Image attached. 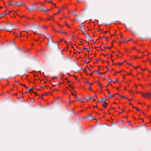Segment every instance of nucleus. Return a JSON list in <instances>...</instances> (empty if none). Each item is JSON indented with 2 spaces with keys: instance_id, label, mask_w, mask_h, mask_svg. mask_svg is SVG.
<instances>
[{
  "instance_id": "24",
  "label": "nucleus",
  "mask_w": 151,
  "mask_h": 151,
  "mask_svg": "<svg viewBox=\"0 0 151 151\" xmlns=\"http://www.w3.org/2000/svg\"><path fill=\"white\" fill-rule=\"evenodd\" d=\"M118 81V79H116L115 81H114L113 82L114 83H115L116 82H117Z\"/></svg>"
},
{
  "instance_id": "56",
  "label": "nucleus",
  "mask_w": 151,
  "mask_h": 151,
  "mask_svg": "<svg viewBox=\"0 0 151 151\" xmlns=\"http://www.w3.org/2000/svg\"><path fill=\"white\" fill-rule=\"evenodd\" d=\"M132 107H133V108H136V107H134V106H132Z\"/></svg>"
},
{
  "instance_id": "60",
  "label": "nucleus",
  "mask_w": 151,
  "mask_h": 151,
  "mask_svg": "<svg viewBox=\"0 0 151 151\" xmlns=\"http://www.w3.org/2000/svg\"><path fill=\"white\" fill-rule=\"evenodd\" d=\"M89 62H86V61H85V63H86V64H87L88 63H89Z\"/></svg>"
},
{
  "instance_id": "19",
  "label": "nucleus",
  "mask_w": 151,
  "mask_h": 151,
  "mask_svg": "<svg viewBox=\"0 0 151 151\" xmlns=\"http://www.w3.org/2000/svg\"><path fill=\"white\" fill-rule=\"evenodd\" d=\"M26 32L27 33H28V32H27V31H22V32H21V33H19V35H20V36H22V35H21V33L22 32Z\"/></svg>"
},
{
  "instance_id": "22",
  "label": "nucleus",
  "mask_w": 151,
  "mask_h": 151,
  "mask_svg": "<svg viewBox=\"0 0 151 151\" xmlns=\"http://www.w3.org/2000/svg\"><path fill=\"white\" fill-rule=\"evenodd\" d=\"M60 12V11H59L57 13L54 14V15H56L58 14Z\"/></svg>"
},
{
  "instance_id": "59",
  "label": "nucleus",
  "mask_w": 151,
  "mask_h": 151,
  "mask_svg": "<svg viewBox=\"0 0 151 151\" xmlns=\"http://www.w3.org/2000/svg\"><path fill=\"white\" fill-rule=\"evenodd\" d=\"M132 40V39H131V40H128V41H127V42H129V41H130V40Z\"/></svg>"
},
{
  "instance_id": "34",
  "label": "nucleus",
  "mask_w": 151,
  "mask_h": 151,
  "mask_svg": "<svg viewBox=\"0 0 151 151\" xmlns=\"http://www.w3.org/2000/svg\"><path fill=\"white\" fill-rule=\"evenodd\" d=\"M72 14L74 16V14H76L75 13V12H73L72 13Z\"/></svg>"
},
{
  "instance_id": "42",
  "label": "nucleus",
  "mask_w": 151,
  "mask_h": 151,
  "mask_svg": "<svg viewBox=\"0 0 151 151\" xmlns=\"http://www.w3.org/2000/svg\"><path fill=\"white\" fill-rule=\"evenodd\" d=\"M74 16H76V17H78V15L76 14H74Z\"/></svg>"
},
{
  "instance_id": "31",
  "label": "nucleus",
  "mask_w": 151,
  "mask_h": 151,
  "mask_svg": "<svg viewBox=\"0 0 151 151\" xmlns=\"http://www.w3.org/2000/svg\"><path fill=\"white\" fill-rule=\"evenodd\" d=\"M131 32L132 33H134L135 32L134 30H131Z\"/></svg>"
},
{
  "instance_id": "37",
  "label": "nucleus",
  "mask_w": 151,
  "mask_h": 151,
  "mask_svg": "<svg viewBox=\"0 0 151 151\" xmlns=\"http://www.w3.org/2000/svg\"><path fill=\"white\" fill-rule=\"evenodd\" d=\"M121 97L123 98H126V97L124 96H121Z\"/></svg>"
},
{
  "instance_id": "45",
  "label": "nucleus",
  "mask_w": 151,
  "mask_h": 151,
  "mask_svg": "<svg viewBox=\"0 0 151 151\" xmlns=\"http://www.w3.org/2000/svg\"><path fill=\"white\" fill-rule=\"evenodd\" d=\"M54 15H52V16H50V17H51L52 18H53Z\"/></svg>"
},
{
  "instance_id": "47",
  "label": "nucleus",
  "mask_w": 151,
  "mask_h": 151,
  "mask_svg": "<svg viewBox=\"0 0 151 151\" xmlns=\"http://www.w3.org/2000/svg\"><path fill=\"white\" fill-rule=\"evenodd\" d=\"M136 109L138 111H139V110L138 109L137 107H136Z\"/></svg>"
},
{
  "instance_id": "18",
  "label": "nucleus",
  "mask_w": 151,
  "mask_h": 151,
  "mask_svg": "<svg viewBox=\"0 0 151 151\" xmlns=\"http://www.w3.org/2000/svg\"><path fill=\"white\" fill-rule=\"evenodd\" d=\"M101 99H102V100L104 101V102H106V98H104V99L101 98Z\"/></svg>"
},
{
  "instance_id": "43",
  "label": "nucleus",
  "mask_w": 151,
  "mask_h": 151,
  "mask_svg": "<svg viewBox=\"0 0 151 151\" xmlns=\"http://www.w3.org/2000/svg\"><path fill=\"white\" fill-rule=\"evenodd\" d=\"M86 50H87V51H89V49L86 48Z\"/></svg>"
},
{
  "instance_id": "44",
  "label": "nucleus",
  "mask_w": 151,
  "mask_h": 151,
  "mask_svg": "<svg viewBox=\"0 0 151 151\" xmlns=\"http://www.w3.org/2000/svg\"><path fill=\"white\" fill-rule=\"evenodd\" d=\"M78 39H79V40H83V41H85V40H83V39H81V38H78Z\"/></svg>"
},
{
  "instance_id": "26",
  "label": "nucleus",
  "mask_w": 151,
  "mask_h": 151,
  "mask_svg": "<svg viewBox=\"0 0 151 151\" xmlns=\"http://www.w3.org/2000/svg\"><path fill=\"white\" fill-rule=\"evenodd\" d=\"M53 30L55 31V32H58V31H57L54 28H53Z\"/></svg>"
},
{
  "instance_id": "27",
  "label": "nucleus",
  "mask_w": 151,
  "mask_h": 151,
  "mask_svg": "<svg viewBox=\"0 0 151 151\" xmlns=\"http://www.w3.org/2000/svg\"><path fill=\"white\" fill-rule=\"evenodd\" d=\"M53 30L55 31V32H58V31H57L54 28H53Z\"/></svg>"
},
{
  "instance_id": "39",
  "label": "nucleus",
  "mask_w": 151,
  "mask_h": 151,
  "mask_svg": "<svg viewBox=\"0 0 151 151\" xmlns=\"http://www.w3.org/2000/svg\"><path fill=\"white\" fill-rule=\"evenodd\" d=\"M89 82L88 80H87V81L86 82V83H89Z\"/></svg>"
},
{
  "instance_id": "29",
  "label": "nucleus",
  "mask_w": 151,
  "mask_h": 151,
  "mask_svg": "<svg viewBox=\"0 0 151 151\" xmlns=\"http://www.w3.org/2000/svg\"><path fill=\"white\" fill-rule=\"evenodd\" d=\"M53 30L55 31V32H58V31H57L54 28H53Z\"/></svg>"
},
{
  "instance_id": "16",
  "label": "nucleus",
  "mask_w": 151,
  "mask_h": 151,
  "mask_svg": "<svg viewBox=\"0 0 151 151\" xmlns=\"http://www.w3.org/2000/svg\"><path fill=\"white\" fill-rule=\"evenodd\" d=\"M109 80H110V81H109V82L108 83V85L106 86V87H107L109 85V84L112 81V80L111 79L109 78Z\"/></svg>"
},
{
  "instance_id": "50",
  "label": "nucleus",
  "mask_w": 151,
  "mask_h": 151,
  "mask_svg": "<svg viewBox=\"0 0 151 151\" xmlns=\"http://www.w3.org/2000/svg\"><path fill=\"white\" fill-rule=\"evenodd\" d=\"M45 87V85H43L42 86V88H44Z\"/></svg>"
},
{
  "instance_id": "46",
  "label": "nucleus",
  "mask_w": 151,
  "mask_h": 151,
  "mask_svg": "<svg viewBox=\"0 0 151 151\" xmlns=\"http://www.w3.org/2000/svg\"><path fill=\"white\" fill-rule=\"evenodd\" d=\"M102 100H99V101H98V102H102Z\"/></svg>"
},
{
  "instance_id": "8",
  "label": "nucleus",
  "mask_w": 151,
  "mask_h": 151,
  "mask_svg": "<svg viewBox=\"0 0 151 151\" xmlns=\"http://www.w3.org/2000/svg\"><path fill=\"white\" fill-rule=\"evenodd\" d=\"M108 93L109 94V96H108V97L110 98H111V97H114L116 95L115 94H114L112 95H110V92L109 91H108Z\"/></svg>"
},
{
  "instance_id": "55",
  "label": "nucleus",
  "mask_w": 151,
  "mask_h": 151,
  "mask_svg": "<svg viewBox=\"0 0 151 151\" xmlns=\"http://www.w3.org/2000/svg\"><path fill=\"white\" fill-rule=\"evenodd\" d=\"M36 34H39V35H41V34H40V33H37Z\"/></svg>"
},
{
  "instance_id": "14",
  "label": "nucleus",
  "mask_w": 151,
  "mask_h": 151,
  "mask_svg": "<svg viewBox=\"0 0 151 151\" xmlns=\"http://www.w3.org/2000/svg\"><path fill=\"white\" fill-rule=\"evenodd\" d=\"M97 84L98 85H99L101 87H102L103 86L102 84L98 82L97 83Z\"/></svg>"
},
{
  "instance_id": "49",
  "label": "nucleus",
  "mask_w": 151,
  "mask_h": 151,
  "mask_svg": "<svg viewBox=\"0 0 151 151\" xmlns=\"http://www.w3.org/2000/svg\"><path fill=\"white\" fill-rule=\"evenodd\" d=\"M77 19H74V20H73L72 21L74 22L76 21Z\"/></svg>"
},
{
  "instance_id": "38",
  "label": "nucleus",
  "mask_w": 151,
  "mask_h": 151,
  "mask_svg": "<svg viewBox=\"0 0 151 151\" xmlns=\"http://www.w3.org/2000/svg\"><path fill=\"white\" fill-rule=\"evenodd\" d=\"M40 26H38L37 27V29H36V30H37L38 29H39V28L40 27Z\"/></svg>"
},
{
  "instance_id": "3",
  "label": "nucleus",
  "mask_w": 151,
  "mask_h": 151,
  "mask_svg": "<svg viewBox=\"0 0 151 151\" xmlns=\"http://www.w3.org/2000/svg\"><path fill=\"white\" fill-rule=\"evenodd\" d=\"M79 67L77 64H76L73 66V71L75 73L78 72L80 71Z\"/></svg>"
},
{
  "instance_id": "11",
  "label": "nucleus",
  "mask_w": 151,
  "mask_h": 151,
  "mask_svg": "<svg viewBox=\"0 0 151 151\" xmlns=\"http://www.w3.org/2000/svg\"><path fill=\"white\" fill-rule=\"evenodd\" d=\"M22 2L21 1H20L19 2H17V6H20L22 5Z\"/></svg>"
},
{
  "instance_id": "35",
  "label": "nucleus",
  "mask_w": 151,
  "mask_h": 151,
  "mask_svg": "<svg viewBox=\"0 0 151 151\" xmlns=\"http://www.w3.org/2000/svg\"><path fill=\"white\" fill-rule=\"evenodd\" d=\"M93 83H89L88 84L90 85V86H91L93 84Z\"/></svg>"
},
{
  "instance_id": "62",
  "label": "nucleus",
  "mask_w": 151,
  "mask_h": 151,
  "mask_svg": "<svg viewBox=\"0 0 151 151\" xmlns=\"http://www.w3.org/2000/svg\"><path fill=\"white\" fill-rule=\"evenodd\" d=\"M98 60H96V63H97L98 62Z\"/></svg>"
},
{
  "instance_id": "17",
  "label": "nucleus",
  "mask_w": 151,
  "mask_h": 151,
  "mask_svg": "<svg viewBox=\"0 0 151 151\" xmlns=\"http://www.w3.org/2000/svg\"><path fill=\"white\" fill-rule=\"evenodd\" d=\"M49 10V9H46V10H42V11L44 12H47Z\"/></svg>"
},
{
  "instance_id": "30",
  "label": "nucleus",
  "mask_w": 151,
  "mask_h": 151,
  "mask_svg": "<svg viewBox=\"0 0 151 151\" xmlns=\"http://www.w3.org/2000/svg\"><path fill=\"white\" fill-rule=\"evenodd\" d=\"M123 62L119 63V64L120 65H121L123 64Z\"/></svg>"
},
{
  "instance_id": "32",
  "label": "nucleus",
  "mask_w": 151,
  "mask_h": 151,
  "mask_svg": "<svg viewBox=\"0 0 151 151\" xmlns=\"http://www.w3.org/2000/svg\"><path fill=\"white\" fill-rule=\"evenodd\" d=\"M13 3H12L11 2V1H10L9 2V5H13Z\"/></svg>"
},
{
  "instance_id": "21",
  "label": "nucleus",
  "mask_w": 151,
  "mask_h": 151,
  "mask_svg": "<svg viewBox=\"0 0 151 151\" xmlns=\"http://www.w3.org/2000/svg\"><path fill=\"white\" fill-rule=\"evenodd\" d=\"M91 97H90V96H89V98H88V99H86V100L87 101H88L91 99Z\"/></svg>"
},
{
  "instance_id": "33",
  "label": "nucleus",
  "mask_w": 151,
  "mask_h": 151,
  "mask_svg": "<svg viewBox=\"0 0 151 151\" xmlns=\"http://www.w3.org/2000/svg\"><path fill=\"white\" fill-rule=\"evenodd\" d=\"M80 101L82 103H84V101L82 100L81 99H80Z\"/></svg>"
},
{
  "instance_id": "41",
  "label": "nucleus",
  "mask_w": 151,
  "mask_h": 151,
  "mask_svg": "<svg viewBox=\"0 0 151 151\" xmlns=\"http://www.w3.org/2000/svg\"><path fill=\"white\" fill-rule=\"evenodd\" d=\"M120 37H121V38H123H123H123V36H122V35H120Z\"/></svg>"
},
{
  "instance_id": "54",
  "label": "nucleus",
  "mask_w": 151,
  "mask_h": 151,
  "mask_svg": "<svg viewBox=\"0 0 151 151\" xmlns=\"http://www.w3.org/2000/svg\"><path fill=\"white\" fill-rule=\"evenodd\" d=\"M57 23L60 27H61V26L59 24L58 22H57Z\"/></svg>"
},
{
  "instance_id": "23",
  "label": "nucleus",
  "mask_w": 151,
  "mask_h": 151,
  "mask_svg": "<svg viewBox=\"0 0 151 151\" xmlns=\"http://www.w3.org/2000/svg\"><path fill=\"white\" fill-rule=\"evenodd\" d=\"M105 48L109 49H111V47H105Z\"/></svg>"
},
{
  "instance_id": "25",
  "label": "nucleus",
  "mask_w": 151,
  "mask_h": 151,
  "mask_svg": "<svg viewBox=\"0 0 151 151\" xmlns=\"http://www.w3.org/2000/svg\"><path fill=\"white\" fill-rule=\"evenodd\" d=\"M56 45L58 49H59V44H56Z\"/></svg>"
},
{
  "instance_id": "52",
  "label": "nucleus",
  "mask_w": 151,
  "mask_h": 151,
  "mask_svg": "<svg viewBox=\"0 0 151 151\" xmlns=\"http://www.w3.org/2000/svg\"><path fill=\"white\" fill-rule=\"evenodd\" d=\"M134 67V68H135V69L137 68H139V66L137 67Z\"/></svg>"
},
{
  "instance_id": "51",
  "label": "nucleus",
  "mask_w": 151,
  "mask_h": 151,
  "mask_svg": "<svg viewBox=\"0 0 151 151\" xmlns=\"http://www.w3.org/2000/svg\"><path fill=\"white\" fill-rule=\"evenodd\" d=\"M49 3H51V4H52L53 3H52V1H50L49 2Z\"/></svg>"
},
{
  "instance_id": "63",
  "label": "nucleus",
  "mask_w": 151,
  "mask_h": 151,
  "mask_svg": "<svg viewBox=\"0 0 151 151\" xmlns=\"http://www.w3.org/2000/svg\"><path fill=\"white\" fill-rule=\"evenodd\" d=\"M102 55H104V56H106V55H104V54H102Z\"/></svg>"
},
{
  "instance_id": "40",
  "label": "nucleus",
  "mask_w": 151,
  "mask_h": 151,
  "mask_svg": "<svg viewBox=\"0 0 151 151\" xmlns=\"http://www.w3.org/2000/svg\"><path fill=\"white\" fill-rule=\"evenodd\" d=\"M53 19V18H52L51 17H50V18H49L48 19V20H50V19Z\"/></svg>"
},
{
  "instance_id": "53",
  "label": "nucleus",
  "mask_w": 151,
  "mask_h": 151,
  "mask_svg": "<svg viewBox=\"0 0 151 151\" xmlns=\"http://www.w3.org/2000/svg\"><path fill=\"white\" fill-rule=\"evenodd\" d=\"M52 4H53L54 5L55 7H56V5H55V4L54 3H52Z\"/></svg>"
},
{
  "instance_id": "64",
  "label": "nucleus",
  "mask_w": 151,
  "mask_h": 151,
  "mask_svg": "<svg viewBox=\"0 0 151 151\" xmlns=\"http://www.w3.org/2000/svg\"><path fill=\"white\" fill-rule=\"evenodd\" d=\"M106 40L107 41H108V38H106Z\"/></svg>"
},
{
  "instance_id": "20",
  "label": "nucleus",
  "mask_w": 151,
  "mask_h": 151,
  "mask_svg": "<svg viewBox=\"0 0 151 151\" xmlns=\"http://www.w3.org/2000/svg\"><path fill=\"white\" fill-rule=\"evenodd\" d=\"M17 2H16L13 4V5H14V6H15L16 5H17Z\"/></svg>"
},
{
  "instance_id": "36",
  "label": "nucleus",
  "mask_w": 151,
  "mask_h": 151,
  "mask_svg": "<svg viewBox=\"0 0 151 151\" xmlns=\"http://www.w3.org/2000/svg\"><path fill=\"white\" fill-rule=\"evenodd\" d=\"M20 84L21 85H22V86H24V87H26V86H25V85L24 84H22V83H20Z\"/></svg>"
},
{
  "instance_id": "2",
  "label": "nucleus",
  "mask_w": 151,
  "mask_h": 151,
  "mask_svg": "<svg viewBox=\"0 0 151 151\" xmlns=\"http://www.w3.org/2000/svg\"><path fill=\"white\" fill-rule=\"evenodd\" d=\"M36 5L35 3H34L32 5L31 7H27V9L30 12H33L35 10L34 7Z\"/></svg>"
},
{
  "instance_id": "1",
  "label": "nucleus",
  "mask_w": 151,
  "mask_h": 151,
  "mask_svg": "<svg viewBox=\"0 0 151 151\" xmlns=\"http://www.w3.org/2000/svg\"><path fill=\"white\" fill-rule=\"evenodd\" d=\"M141 94L145 98L149 99L150 98V96L151 95V93L147 92L146 93H142Z\"/></svg>"
},
{
  "instance_id": "13",
  "label": "nucleus",
  "mask_w": 151,
  "mask_h": 151,
  "mask_svg": "<svg viewBox=\"0 0 151 151\" xmlns=\"http://www.w3.org/2000/svg\"><path fill=\"white\" fill-rule=\"evenodd\" d=\"M94 72H96L97 74H100V73H99V72L97 70H94L93 72H92V73H93Z\"/></svg>"
},
{
  "instance_id": "48",
  "label": "nucleus",
  "mask_w": 151,
  "mask_h": 151,
  "mask_svg": "<svg viewBox=\"0 0 151 151\" xmlns=\"http://www.w3.org/2000/svg\"><path fill=\"white\" fill-rule=\"evenodd\" d=\"M107 31H103V32L104 33H106Z\"/></svg>"
},
{
  "instance_id": "9",
  "label": "nucleus",
  "mask_w": 151,
  "mask_h": 151,
  "mask_svg": "<svg viewBox=\"0 0 151 151\" xmlns=\"http://www.w3.org/2000/svg\"><path fill=\"white\" fill-rule=\"evenodd\" d=\"M32 89H33V88H32L31 89H29L27 91L26 93H27L29 92V91H32V92L34 93L35 94L37 95V93L34 92L32 90Z\"/></svg>"
},
{
  "instance_id": "12",
  "label": "nucleus",
  "mask_w": 151,
  "mask_h": 151,
  "mask_svg": "<svg viewBox=\"0 0 151 151\" xmlns=\"http://www.w3.org/2000/svg\"><path fill=\"white\" fill-rule=\"evenodd\" d=\"M58 32L62 33L63 34H66V33L65 32L62 31L61 30L58 31Z\"/></svg>"
},
{
  "instance_id": "6",
  "label": "nucleus",
  "mask_w": 151,
  "mask_h": 151,
  "mask_svg": "<svg viewBox=\"0 0 151 151\" xmlns=\"http://www.w3.org/2000/svg\"><path fill=\"white\" fill-rule=\"evenodd\" d=\"M6 15V14L5 12H3L1 14H0V18L5 16Z\"/></svg>"
},
{
  "instance_id": "61",
  "label": "nucleus",
  "mask_w": 151,
  "mask_h": 151,
  "mask_svg": "<svg viewBox=\"0 0 151 151\" xmlns=\"http://www.w3.org/2000/svg\"><path fill=\"white\" fill-rule=\"evenodd\" d=\"M63 40V39H61L59 41L60 42H61Z\"/></svg>"
},
{
  "instance_id": "5",
  "label": "nucleus",
  "mask_w": 151,
  "mask_h": 151,
  "mask_svg": "<svg viewBox=\"0 0 151 151\" xmlns=\"http://www.w3.org/2000/svg\"><path fill=\"white\" fill-rule=\"evenodd\" d=\"M80 27H81V28H82V29L81 30V31H82V34L84 35V31L86 30L83 27V26L82 24H81V25L80 26Z\"/></svg>"
},
{
  "instance_id": "7",
  "label": "nucleus",
  "mask_w": 151,
  "mask_h": 151,
  "mask_svg": "<svg viewBox=\"0 0 151 151\" xmlns=\"http://www.w3.org/2000/svg\"><path fill=\"white\" fill-rule=\"evenodd\" d=\"M6 26L7 27H9V26L11 27V28L12 29H14V28L12 27V26L13 25H14L13 24L11 23V24L10 25H9L7 23H6Z\"/></svg>"
},
{
  "instance_id": "15",
  "label": "nucleus",
  "mask_w": 151,
  "mask_h": 151,
  "mask_svg": "<svg viewBox=\"0 0 151 151\" xmlns=\"http://www.w3.org/2000/svg\"><path fill=\"white\" fill-rule=\"evenodd\" d=\"M86 35L87 36L88 39V40L90 37V36L88 33H87Z\"/></svg>"
},
{
  "instance_id": "10",
  "label": "nucleus",
  "mask_w": 151,
  "mask_h": 151,
  "mask_svg": "<svg viewBox=\"0 0 151 151\" xmlns=\"http://www.w3.org/2000/svg\"><path fill=\"white\" fill-rule=\"evenodd\" d=\"M107 103L106 102H104V104L103 105V106L104 107V108H106L107 106Z\"/></svg>"
},
{
  "instance_id": "58",
  "label": "nucleus",
  "mask_w": 151,
  "mask_h": 151,
  "mask_svg": "<svg viewBox=\"0 0 151 151\" xmlns=\"http://www.w3.org/2000/svg\"><path fill=\"white\" fill-rule=\"evenodd\" d=\"M25 87L27 89H28V87H27V86H26V87Z\"/></svg>"
},
{
  "instance_id": "4",
  "label": "nucleus",
  "mask_w": 151,
  "mask_h": 151,
  "mask_svg": "<svg viewBox=\"0 0 151 151\" xmlns=\"http://www.w3.org/2000/svg\"><path fill=\"white\" fill-rule=\"evenodd\" d=\"M53 43H55V42H53L52 39H51L48 40V43L47 44V45L48 46L50 47V46L51 44Z\"/></svg>"
},
{
  "instance_id": "57",
  "label": "nucleus",
  "mask_w": 151,
  "mask_h": 151,
  "mask_svg": "<svg viewBox=\"0 0 151 151\" xmlns=\"http://www.w3.org/2000/svg\"><path fill=\"white\" fill-rule=\"evenodd\" d=\"M54 78H57V77H53L52 78V79H53Z\"/></svg>"
},
{
  "instance_id": "28",
  "label": "nucleus",
  "mask_w": 151,
  "mask_h": 151,
  "mask_svg": "<svg viewBox=\"0 0 151 151\" xmlns=\"http://www.w3.org/2000/svg\"><path fill=\"white\" fill-rule=\"evenodd\" d=\"M53 30L55 31V32H58V31H57L54 28H53Z\"/></svg>"
}]
</instances>
